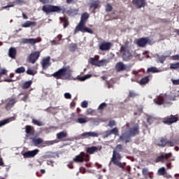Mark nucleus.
Wrapping results in <instances>:
<instances>
[{"label": "nucleus", "mask_w": 179, "mask_h": 179, "mask_svg": "<svg viewBox=\"0 0 179 179\" xmlns=\"http://www.w3.org/2000/svg\"><path fill=\"white\" fill-rule=\"evenodd\" d=\"M89 17H90V15L86 12L81 15L80 20L74 29V34H76V33L78 31H81V33H89L90 34H93V29L86 27V23Z\"/></svg>", "instance_id": "obj_1"}, {"label": "nucleus", "mask_w": 179, "mask_h": 179, "mask_svg": "<svg viewBox=\"0 0 179 179\" xmlns=\"http://www.w3.org/2000/svg\"><path fill=\"white\" fill-rule=\"evenodd\" d=\"M71 67L69 66H67L66 67H63L59 69L57 71L52 73V76H53V78L57 80L61 79L62 80H65L71 78Z\"/></svg>", "instance_id": "obj_2"}, {"label": "nucleus", "mask_w": 179, "mask_h": 179, "mask_svg": "<svg viewBox=\"0 0 179 179\" xmlns=\"http://www.w3.org/2000/svg\"><path fill=\"white\" fill-rule=\"evenodd\" d=\"M121 159L122 157L121 155H120V152H118L116 150H113L112 163H113L115 166H117L120 169H122V171H124L125 170V167L124 166V165H122V163L120 162Z\"/></svg>", "instance_id": "obj_3"}, {"label": "nucleus", "mask_w": 179, "mask_h": 179, "mask_svg": "<svg viewBox=\"0 0 179 179\" xmlns=\"http://www.w3.org/2000/svg\"><path fill=\"white\" fill-rule=\"evenodd\" d=\"M171 100V97L167 95L161 94L154 99V102L158 106H162V104H164V103L165 104H170Z\"/></svg>", "instance_id": "obj_4"}, {"label": "nucleus", "mask_w": 179, "mask_h": 179, "mask_svg": "<svg viewBox=\"0 0 179 179\" xmlns=\"http://www.w3.org/2000/svg\"><path fill=\"white\" fill-rule=\"evenodd\" d=\"M127 132L131 138L139 135V124L138 123L131 124V126L128 127Z\"/></svg>", "instance_id": "obj_5"}, {"label": "nucleus", "mask_w": 179, "mask_h": 179, "mask_svg": "<svg viewBox=\"0 0 179 179\" xmlns=\"http://www.w3.org/2000/svg\"><path fill=\"white\" fill-rule=\"evenodd\" d=\"M42 10L45 13H52L54 12H61V7L57 6H52V5H45L42 7Z\"/></svg>", "instance_id": "obj_6"}, {"label": "nucleus", "mask_w": 179, "mask_h": 179, "mask_svg": "<svg viewBox=\"0 0 179 179\" xmlns=\"http://www.w3.org/2000/svg\"><path fill=\"white\" fill-rule=\"evenodd\" d=\"M90 156L84 152H81L78 155L73 158L76 163H83V162H89Z\"/></svg>", "instance_id": "obj_7"}, {"label": "nucleus", "mask_w": 179, "mask_h": 179, "mask_svg": "<svg viewBox=\"0 0 179 179\" xmlns=\"http://www.w3.org/2000/svg\"><path fill=\"white\" fill-rule=\"evenodd\" d=\"M177 121H179L178 115H170L169 116L165 117L163 119L162 122L166 125H171L172 124L177 122Z\"/></svg>", "instance_id": "obj_8"}, {"label": "nucleus", "mask_w": 179, "mask_h": 179, "mask_svg": "<svg viewBox=\"0 0 179 179\" xmlns=\"http://www.w3.org/2000/svg\"><path fill=\"white\" fill-rule=\"evenodd\" d=\"M41 52L40 51H35L31 52L27 57V61L29 64H34L37 62L38 58H40Z\"/></svg>", "instance_id": "obj_9"}, {"label": "nucleus", "mask_w": 179, "mask_h": 179, "mask_svg": "<svg viewBox=\"0 0 179 179\" xmlns=\"http://www.w3.org/2000/svg\"><path fill=\"white\" fill-rule=\"evenodd\" d=\"M131 138L132 137L128 134V132L126 131L120 136L119 139H117V142H124L125 145H127V143L132 142Z\"/></svg>", "instance_id": "obj_10"}, {"label": "nucleus", "mask_w": 179, "mask_h": 179, "mask_svg": "<svg viewBox=\"0 0 179 179\" xmlns=\"http://www.w3.org/2000/svg\"><path fill=\"white\" fill-rule=\"evenodd\" d=\"M152 41L149 38V37L141 38L137 39L136 44L138 47L145 48L146 47V44H150Z\"/></svg>", "instance_id": "obj_11"}, {"label": "nucleus", "mask_w": 179, "mask_h": 179, "mask_svg": "<svg viewBox=\"0 0 179 179\" xmlns=\"http://www.w3.org/2000/svg\"><path fill=\"white\" fill-rule=\"evenodd\" d=\"M119 131L118 128L115 127L110 130H106L103 134V139H106V138H108V136H110V135H115V136H118L119 135Z\"/></svg>", "instance_id": "obj_12"}, {"label": "nucleus", "mask_w": 179, "mask_h": 179, "mask_svg": "<svg viewBox=\"0 0 179 179\" xmlns=\"http://www.w3.org/2000/svg\"><path fill=\"white\" fill-rule=\"evenodd\" d=\"M171 157V152L165 155H161L157 157V158L155 159V162L159 163L161 162L162 163H164V162H167V160H169V159H170Z\"/></svg>", "instance_id": "obj_13"}, {"label": "nucleus", "mask_w": 179, "mask_h": 179, "mask_svg": "<svg viewBox=\"0 0 179 179\" xmlns=\"http://www.w3.org/2000/svg\"><path fill=\"white\" fill-rule=\"evenodd\" d=\"M111 47H113V43L106 41L101 43L99 45V50L101 51H108Z\"/></svg>", "instance_id": "obj_14"}, {"label": "nucleus", "mask_w": 179, "mask_h": 179, "mask_svg": "<svg viewBox=\"0 0 179 179\" xmlns=\"http://www.w3.org/2000/svg\"><path fill=\"white\" fill-rule=\"evenodd\" d=\"M41 41V38H23L22 43L24 44H31V45H34V44L37 43H40Z\"/></svg>", "instance_id": "obj_15"}, {"label": "nucleus", "mask_w": 179, "mask_h": 179, "mask_svg": "<svg viewBox=\"0 0 179 179\" xmlns=\"http://www.w3.org/2000/svg\"><path fill=\"white\" fill-rule=\"evenodd\" d=\"M132 3L137 9H141V8L146 6V0H133Z\"/></svg>", "instance_id": "obj_16"}, {"label": "nucleus", "mask_w": 179, "mask_h": 179, "mask_svg": "<svg viewBox=\"0 0 179 179\" xmlns=\"http://www.w3.org/2000/svg\"><path fill=\"white\" fill-rule=\"evenodd\" d=\"M51 57L50 56L45 57L42 59L41 65L43 69H47L49 66H51Z\"/></svg>", "instance_id": "obj_17"}, {"label": "nucleus", "mask_w": 179, "mask_h": 179, "mask_svg": "<svg viewBox=\"0 0 179 179\" xmlns=\"http://www.w3.org/2000/svg\"><path fill=\"white\" fill-rule=\"evenodd\" d=\"M40 152V150L35 149L32 151H27L23 154V156L25 159H29L30 157H34Z\"/></svg>", "instance_id": "obj_18"}, {"label": "nucleus", "mask_w": 179, "mask_h": 179, "mask_svg": "<svg viewBox=\"0 0 179 179\" xmlns=\"http://www.w3.org/2000/svg\"><path fill=\"white\" fill-rule=\"evenodd\" d=\"M99 150H101V146H100L99 148L96 146H92L87 148L86 152L88 153V155H93L99 152Z\"/></svg>", "instance_id": "obj_19"}, {"label": "nucleus", "mask_w": 179, "mask_h": 179, "mask_svg": "<svg viewBox=\"0 0 179 179\" xmlns=\"http://www.w3.org/2000/svg\"><path fill=\"white\" fill-rule=\"evenodd\" d=\"M115 69L117 72H122V71H127V66L124 64L122 62H120L116 64Z\"/></svg>", "instance_id": "obj_20"}, {"label": "nucleus", "mask_w": 179, "mask_h": 179, "mask_svg": "<svg viewBox=\"0 0 179 179\" xmlns=\"http://www.w3.org/2000/svg\"><path fill=\"white\" fill-rule=\"evenodd\" d=\"M149 82H150V76H147L141 78L138 83L141 85V86H145V85H148Z\"/></svg>", "instance_id": "obj_21"}, {"label": "nucleus", "mask_w": 179, "mask_h": 179, "mask_svg": "<svg viewBox=\"0 0 179 179\" xmlns=\"http://www.w3.org/2000/svg\"><path fill=\"white\" fill-rule=\"evenodd\" d=\"M122 50L123 51V58H124V59H129V58L132 57V55L129 52V50H127V48L122 47Z\"/></svg>", "instance_id": "obj_22"}, {"label": "nucleus", "mask_w": 179, "mask_h": 179, "mask_svg": "<svg viewBox=\"0 0 179 179\" xmlns=\"http://www.w3.org/2000/svg\"><path fill=\"white\" fill-rule=\"evenodd\" d=\"M158 174L159 176H165L166 178H171V176L169 175L164 167H162L158 170Z\"/></svg>", "instance_id": "obj_23"}, {"label": "nucleus", "mask_w": 179, "mask_h": 179, "mask_svg": "<svg viewBox=\"0 0 179 179\" xmlns=\"http://www.w3.org/2000/svg\"><path fill=\"white\" fill-rule=\"evenodd\" d=\"M8 57L13 59H16V48H10L8 50Z\"/></svg>", "instance_id": "obj_24"}, {"label": "nucleus", "mask_w": 179, "mask_h": 179, "mask_svg": "<svg viewBox=\"0 0 179 179\" xmlns=\"http://www.w3.org/2000/svg\"><path fill=\"white\" fill-rule=\"evenodd\" d=\"M157 146H161L162 148H166L167 146V138H161L157 141Z\"/></svg>", "instance_id": "obj_25"}, {"label": "nucleus", "mask_w": 179, "mask_h": 179, "mask_svg": "<svg viewBox=\"0 0 179 179\" xmlns=\"http://www.w3.org/2000/svg\"><path fill=\"white\" fill-rule=\"evenodd\" d=\"M15 103H16V99L15 98L11 99L8 101V103H7L6 105L5 106L6 110H10L12 107H13Z\"/></svg>", "instance_id": "obj_26"}, {"label": "nucleus", "mask_w": 179, "mask_h": 179, "mask_svg": "<svg viewBox=\"0 0 179 179\" xmlns=\"http://www.w3.org/2000/svg\"><path fill=\"white\" fill-rule=\"evenodd\" d=\"M61 40H62V35L59 34L57 37L54 38V40L51 41L52 45H58Z\"/></svg>", "instance_id": "obj_27"}, {"label": "nucleus", "mask_w": 179, "mask_h": 179, "mask_svg": "<svg viewBox=\"0 0 179 179\" xmlns=\"http://www.w3.org/2000/svg\"><path fill=\"white\" fill-rule=\"evenodd\" d=\"M78 12L79 10L76 8H70L69 10H67L66 13L69 16H76V15H78Z\"/></svg>", "instance_id": "obj_28"}, {"label": "nucleus", "mask_w": 179, "mask_h": 179, "mask_svg": "<svg viewBox=\"0 0 179 179\" xmlns=\"http://www.w3.org/2000/svg\"><path fill=\"white\" fill-rule=\"evenodd\" d=\"M99 58L100 57L99 55L95 56V58L91 57L89 59V62L90 64H91V65H95L96 66H97V62H99Z\"/></svg>", "instance_id": "obj_29"}, {"label": "nucleus", "mask_w": 179, "mask_h": 179, "mask_svg": "<svg viewBox=\"0 0 179 179\" xmlns=\"http://www.w3.org/2000/svg\"><path fill=\"white\" fill-rule=\"evenodd\" d=\"M99 5H100V1H95L90 5V9H93V10H96V9L99 8Z\"/></svg>", "instance_id": "obj_30"}, {"label": "nucleus", "mask_w": 179, "mask_h": 179, "mask_svg": "<svg viewBox=\"0 0 179 179\" xmlns=\"http://www.w3.org/2000/svg\"><path fill=\"white\" fill-rule=\"evenodd\" d=\"M57 139H64V138H66L68 136V134L65 131H60L56 135Z\"/></svg>", "instance_id": "obj_31"}, {"label": "nucleus", "mask_w": 179, "mask_h": 179, "mask_svg": "<svg viewBox=\"0 0 179 179\" xmlns=\"http://www.w3.org/2000/svg\"><path fill=\"white\" fill-rule=\"evenodd\" d=\"M13 121V117H10L8 119H5L0 121V128L1 127H3V125H6V124H9V122Z\"/></svg>", "instance_id": "obj_32"}, {"label": "nucleus", "mask_w": 179, "mask_h": 179, "mask_svg": "<svg viewBox=\"0 0 179 179\" xmlns=\"http://www.w3.org/2000/svg\"><path fill=\"white\" fill-rule=\"evenodd\" d=\"M36 22L27 21L22 24V27H31V26H36Z\"/></svg>", "instance_id": "obj_33"}, {"label": "nucleus", "mask_w": 179, "mask_h": 179, "mask_svg": "<svg viewBox=\"0 0 179 179\" xmlns=\"http://www.w3.org/2000/svg\"><path fill=\"white\" fill-rule=\"evenodd\" d=\"M168 56H164V55H157V62H160V64H164V62L166 61V59H167Z\"/></svg>", "instance_id": "obj_34"}, {"label": "nucleus", "mask_w": 179, "mask_h": 179, "mask_svg": "<svg viewBox=\"0 0 179 179\" xmlns=\"http://www.w3.org/2000/svg\"><path fill=\"white\" fill-rule=\"evenodd\" d=\"M106 108H107V103L103 102L99 106L97 110L99 111V113H103Z\"/></svg>", "instance_id": "obj_35"}, {"label": "nucleus", "mask_w": 179, "mask_h": 179, "mask_svg": "<svg viewBox=\"0 0 179 179\" xmlns=\"http://www.w3.org/2000/svg\"><path fill=\"white\" fill-rule=\"evenodd\" d=\"M148 73H158L160 70L157 69L156 67H150L147 69Z\"/></svg>", "instance_id": "obj_36"}, {"label": "nucleus", "mask_w": 179, "mask_h": 179, "mask_svg": "<svg viewBox=\"0 0 179 179\" xmlns=\"http://www.w3.org/2000/svg\"><path fill=\"white\" fill-rule=\"evenodd\" d=\"M107 64H108V59L98 60L96 66H103V65H107Z\"/></svg>", "instance_id": "obj_37"}, {"label": "nucleus", "mask_w": 179, "mask_h": 179, "mask_svg": "<svg viewBox=\"0 0 179 179\" xmlns=\"http://www.w3.org/2000/svg\"><path fill=\"white\" fill-rule=\"evenodd\" d=\"M137 96H139V94L136 93L135 91L134 90L129 91V95H128L129 99H131V98L134 99L135 97H137Z\"/></svg>", "instance_id": "obj_38"}, {"label": "nucleus", "mask_w": 179, "mask_h": 179, "mask_svg": "<svg viewBox=\"0 0 179 179\" xmlns=\"http://www.w3.org/2000/svg\"><path fill=\"white\" fill-rule=\"evenodd\" d=\"M92 78V74H87L83 77H78L77 79L80 80V82H85L87 79Z\"/></svg>", "instance_id": "obj_39"}, {"label": "nucleus", "mask_w": 179, "mask_h": 179, "mask_svg": "<svg viewBox=\"0 0 179 179\" xmlns=\"http://www.w3.org/2000/svg\"><path fill=\"white\" fill-rule=\"evenodd\" d=\"M32 123L34 125H37L38 127H44V122L37 120L36 119H32Z\"/></svg>", "instance_id": "obj_40"}, {"label": "nucleus", "mask_w": 179, "mask_h": 179, "mask_svg": "<svg viewBox=\"0 0 179 179\" xmlns=\"http://www.w3.org/2000/svg\"><path fill=\"white\" fill-rule=\"evenodd\" d=\"M87 117H78L76 120V122H78V124H86V122H87Z\"/></svg>", "instance_id": "obj_41"}, {"label": "nucleus", "mask_w": 179, "mask_h": 179, "mask_svg": "<svg viewBox=\"0 0 179 179\" xmlns=\"http://www.w3.org/2000/svg\"><path fill=\"white\" fill-rule=\"evenodd\" d=\"M55 143H58V140L47 141L45 142L44 146H51L55 145Z\"/></svg>", "instance_id": "obj_42"}, {"label": "nucleus", "mask_w": 179, "mask_h": 179, "mask_svg": "<svg viewBox=\"0 0 179 179\" xmlns=\"http://www.w3.org/2000/svg\"><path fill=\"white\" fill-rule=\"evenodd\" d=\"M69 50L72 52L76 51V50H78V45L76 43H71L69 45Z\"/></svg>", "instance_id": "obj_43"}, {"label": "nucleus", "mask_w": 179, "mask_h": 179, "mask_svg": "<svg viewBox=\"0 0 179 179\" xmlns=\"http://www.w3.org/2000/svg\"><path fill=\"white\" fill-rule=\"evenodd\" d=\"M33 82L31 80L25 82L22 85V89H29L32 85Z\"/></svg>", "instance_id": "obj_44"}, {"label": "nucleus", "mask_w": 179, "mask_h": 179, "mask_svg": "<svg viewBox=\"0 0 179 179\" xmlns=\"http://www.w3.org/2000/svg\"><path fill=\"white\" fill-rule=\"evenodd\" d=\"M32 142L34 143V145L36 146H37V145H40L41 143H43V139L41 138H34L32 140Z\"/></svg>", "instance_id": "obj_45"}, {"label": "nucleus", "mask_w": 179, "mask_h": 179, "mask_svg": "<svg viewBox=\"0 0 179 179\" xmlns=\"http://www.w3.org/2000/svg\"><path fill=\"white\" fill-rule=\"evenodd\" d=\"M24 72H26V69L23 66L19 67L15 70V73H24Z\"/></svg>", "instance_id": "obj_46"}, {"label": "nucleus", "mask_w": 179, "mask_h": 179, "mask_svg": "<svg viewBox=\"0 0 179 179\" xmlns=\"http://www.w3.org/2000/svg\"><path fill=\"white\" fill-rule=\"evenodd\" d=\"M179 68V62L170 64V69H178Z\"/></svg>", "instance_id": "obj_47"}, {"label": "nucleus", "mask_w": 179, "mask_h": 179, "mask_svg": "<svg viewBox=\"0 0 179 179\" xmlns=\"http://www.w3.org/2000/svg\"><path fill=\"white\" fill-rule=\"evenodd\" d=\"M150 172H149V169L148 168H144L142 170V174L143 176H144V177H145V178H148V175L150 173Z\"/></svg>", "instance_id": "obj_48"}, {"label": "nucleus", "mask_w": 179, "mask_h": 179, "mask_svg": "<svg viewBox=\"0 0 179 179\" xmlns=\"http://www.w3.org/2000/svg\"><path fill=\"white\" fill-rule=\"evenodd\" d=\"M34 128L33 127L30 125H27L25 127V132L26 134H31V131H33Z\"/></svg>", "instance_id": "obj_49"}, {"label": "nucleus", "mask_w": 179, "mask_h": 179, "mask_svg": "<svg viewBox=\"0 0 179 179\" xmlns=\"http://www.w3.org/2000/svg\"><path fill=\"white\" fill-rule=\"evenodd\" d=\"M81 139H86V138H90V131L84 132L81 134Z\"/></svg>", "instance_id": "obj_50"}, {"label": "nucleus", "mask_w": 179, "mask_h": 179, "mask_svg": "<svg viewBox=\"0 0 179 179\" xmlns=\"http://www.w3.org/2000/svg\"><path fill=\"white\" fill-rule=\"evenodd\" d=\"M15 5V1L10 2L7 6L1 7V9H8V8H13Z\"/></svg>", "instance_id": "obj_51"}, {"label": "nucleus", "mask_w": 179, "mask_h": 179, "mask_svg": "<svg viewBox=\"0 0 179 179\" xmlns=\"http://www.w3.org/2000/svg\"><path fill=\"white\" fill-rule=\"evenodd\" d=\"M113 10V6L110 3H107L106 6V12H111Z\"/></svg>", "instance_id": "obj_52"}, {"label": "nucleus", "mask_w": 179, "mask_h": 179, "mask_svg": "<svg viewBox=\"0 0 179 179\" xmlns=\"http://www.w3.org/2000/svg\"><path fill=\"white\" fill-rule=\"evenodd\" d=\"M90 137L99 138V134L94 131H90Z\"/></svg>", "instance_id": "obj_53"}, {"label": "nucleus", "mask_w": 179, "mask_h": 179, "mask_svg": "<svg viewBox=\"0 0 179 179\" xmlns=\"http://www.w3.org/2000/svg\"><path fill=\"white\" fill-rule=\"evenodd\" d=\"M115 125H117L115 120L109 121L108 124V126H109L110 128H113V127H115Z\"/></svg>", "instance_id": "obj_54"}, {"label": "nucleus", "mask_w": 179, "mask_h": 179, "mask_svg": "<svg viewBox=\"0 0 179 179\" xmlns=\"http://www.w3.org/2000/svg\"><path fill=\"white\" fill-rule=\"evenodd\" d=\"M115 149L117 152H122L123 148H122V145L118 144L116 145Z\"/></svg>", "instance_id": "obj_55"}, {"label": "nucleus", "mask_w": 179, "mask_h": 179, "mask_svg": "<svg viewBox=\"0 0 179 179\" xmlns=\"http://www.w3.org/2000/svg\"><path fill=\"white\" fill-rule=\"evenodd\" d=\"M63 22H64L63 25H64V29H65L66 27H68V26H69V22L68 21V19L64 18V19H63Z\"/></svg>", "instance_id": "obj_56"}, {"label": "nucleus", "mask_w": 179, "mask_h": 179, "mask_svg": "<svg viewBox=\"0 0 179 179\" xmlns=\"http://www.w3.org/2000/svg\"><path fill=\"white\" fill-rule=\"evenodd\" d=\"M87 106H88V103H87V101H84L82 102L81 103V107L83 108H87Z\"/></svg>", "instance_id": "obj_57"}, {"label": "nucleus", "mask_w": 179, "mask_h": 179, "mask_svg": "<svg viewBox=\"0 0 179 179\" xmlns=\"http://www.w3.org/2000/svg\"><path fill=\"white\" fill-rule=\"evenodd\" d=\"M94 110L92 108L87 109L86 113L87 115H93Z\"/></svg>", "instance_id": "obj_58"}, {"label": "nucleus", "mask_w": 179, "mask_h": 179, "mask_svg": "<svg viewBox=\"0 0 179 179\" xmlns=\"http://www.w3.org/2000/svg\"><path fill=\"white\" fill-rule=\"evenodd\" d=\"M15 5H22L24 3V1L23 0H15L14 1Z\"/></svg>", "instance_id": "obj_59"}, {"label": "nucleus", "mask_w": 179, "mask_h": 179, "mask_svg": "<svg viewBox=\"0 0 179 179\" xmlns=\"http://www.w3.org/2000/svg\"><path fill=\"white\" fill-rule=\"evenodd\" d=\"M27 75H31L32 76H34L36 75V73L31 69H28L27 71Z\"/></svg>", "instance_id": "obj_60"}, {"label": "nucleus", "mask_w": 179, "mask_h": 179, "mask_svg": "<svg viewBox=\"0 0 179 179\" xmlns=\"http://www.w3.org/2000/svg\"><path fill=\"white\" fill-rule=\"evenodd\" d=\"M166 146H171V147L174 146V141L166 140Z\"/></svg>", "instance_id": "obj_61"}, {"label": "nucleus", "mask_w": 179, "mask_h": 179, "mask_svg": "<svg viewBox=\"0 0 179 179\" xmlns=\"http://www.w3.org/2000/svg\"><path fill=\"white\" fill-rule=\"evenodd\" d=\"M134 115H141L142 114V109L138 108L137 112H134Z\"/></svg>", "instance_id": "obj_62"}, {"label": "nucleus", "mask_w": 179, "mask_h": 179, "mask_svg": "<svg viewBox=\"0 0 179 179\" xmlns=\"http://www.w3.org/2000/svg\"><path fill=\"white\" fill-rule=\"evenodd\" d=\"M171 82L173 83V85H179V79H177V80H171Z\"/></svg>", "instance_id": "obj_63"}, {"label": "nucleus", "mask_w": 179, "mask_h": 179, "mask_svg": "<svg viewBox=\"0 0 179 179\" xmlns=\"http://www.w3.org/2000/svg\"><path fill=\"white\" fill-rule=\"evenodd\" d=\"M65 99H72V95H71L69 93L66 92L64 94Z\"/></svg>", "instance_id": "obj_64"}]
</instances>
